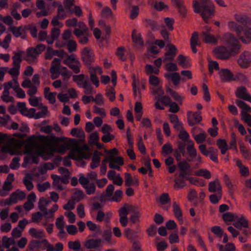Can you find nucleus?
<instances>
[{"label": "nucleus", "instance_id": "1", "mask_svg": "<svg viewBox=\"0 0 251 251\" xmlns=\"http://www.w3.org/2000/svg\"><path fill=\"white\" fill-rule=\"evenodd\" d=\"M39 140L45 144V146H40L38 149V154L40 155L45 153V146L49 148V154L52 155L56 151L54 147L58 145L60 142L64 141V139L62 138L55 136H46L40 135L38 137H37L35 135H32L26 139V147L34 148L36 147Z\"/></svg>", "mask_w": 251, "mask_h": 251}, {"label": "nucleus", "instance_id": "2", "mask_svg": "<svg viewBox=\"0 0 251 251\" xmlns=\"http://www.w3.org/2000/svg\"><path fill=\"white\" fill-rule=\"evenodd\" d=\"M193 7L194 12L201 15L204 22L208 23L209 19L214 15V6L213 4L209 0L201 1H193Z\"/></svg>", "mask_w": 251, "mask_h": 251}, {"label": "nucleus", "instance_id": "3", "mask_svg": "<svg viewBox=\"0 0 251 251\" xmlns=\"http://www.w3.org/2000/svg\"><path fill=\"white\" fill-rule=\"evenodd\" d=\"M228 27L234 30L239 39L244 43L248 44L251 42V32L247 28L238 25L233 21H230L227 24Z\"/></svg>", "mask_w": 251, "mask_h": 251}, {"label": "nucleus", "instance_id": "4", "mask_svg": "<svg viewBox=\"0 0 251 251\" xmlns=\"http://www.w3.org/2000/svg\"><path fill=\"white\" fill-rule=\"evenodd\" d=\"M224 39L232 54L235 55L239 53L241 46L234 35L231 33L225 34L224 36Z\"/></svg>", "mask_w": 251, "mask_h": 251}, {"label": "nucleus", "instance_id": "5", "mask_svg": "<svg viewBox=\"0 0 251 251\" xmlns=\"http://www.w3.org/2000/svg\"><path fill=\"white\" fill-rule=\"evenodd\" d=\"M46 46L43 44L37 45L35 48L30 47L26 50V55L24 60L28 63L35 61L37 57L46 49Z\"/></svg>", "mask_w": 251, "mask_h": 251}, {"label": "nucleus", "instance_id": "6", "mask_svg": "<svg viewBox=\"0 0 251 251\" xmlns=\"http://www.w3.org/2000/svg\"><path fill=\"white\" fill-rule=\"evenodd\" d=\"M188 153L190 159L187 158V161L189 162L198 161L194 167L195 169L199 167L200 165L202 163L201 157L197 154L196 149L194 147V143L193 141L189 142V145L187 147Z\"/></svg>", "mask_w": 251, "mask_h": 251}, {"label": "nucleus", "instance_id": "7", "mask_svg": "<svg viewBox=\"0 0 251 251\" xmlns=\"http://www.w3.org/2000/svg\"><path fill=\"white\" fill-rule=\"evenodd\" d=\"M77 153L76 156L74 155L72 153H69V154L64 157L63 159V165L67 167H70L72 165L71 161L69 160V158L75 160H81L82 159H87L89 157V154L86 153L83 151L80 148L77 147L75 149Z\"/></svg>", "mask_w": 251, "mask_h": 251}, {"label": "nucleus", "instance_id": "8", "mask_svg": "<svg viewBox=\"0 0 251 251\" xmlns=\"http://www.w3.org/2000/svg\"><path fill=\"white\" fill-rule=\"evenodd\" d=\"M81 58L84 64L90 66L95 60V55L92 50L85 47L81 51Z\"/></svg>", "mask_w": 251, "mask_h": 251}, {"label": "nucleus", "instance_id": "9", "mask_svg": "<svg viewBox=\"0 0 251 251\" xmlns=\"http://www.w3.org/2000/svg\"><path fill=\"white\" fill-rule=\"evenodd\" d=\"M177 166L179 169L178 177H185V179H187L191 175V171L188 170L190 168V165L186 161H183L179 162Z\"/></svg>", "mask_w": 251, "mask_h": 251}, {"label": "nucleus", "instance_id": "10", "mask_svg": "<svg viewBox=\"0 0 251 251\" xmlns=\"http://www.w3.org/2000/svg\"><path fill=\"white\" fill-rule=\"evenodd\" d=\"M239 66L243 68H248L251 65V53L244 51L239 56L238 60Z\"/></svg>", "mask_w": 251, "mask_h": 251}, {"label": "nucleus", "instance_id": "11", "mask_svg": "<svg viewBox=\"0 0 251 251\" xmlns=\"http://www.w3.org/2000/svg\"><path fill=\"white\" fill-rule=\"evenodd\" d=\"M214 52L217 58L223 60L228 59L230 57L231 54H232L230 50L229 51L226 48L223 46L215 49Z\"/></svg>", "mask_w": 251, "mask_h": 251}, {"label": "nucleus", "instance_id": "12", "mask_svg": "<svg viewBox=\"0 0 251 251\" xmlns=\"http://www.w3.org/2000/svg\"><path fill=\"white\" fill-rule=\"evenodd\" d=\"M187 119L189 126H193L202 120V117L200 112H193L189 111L187 113Z\"/></svg>", "mask_w": 251, "mask_h": 251}, {"label": "nucleus", "instance_id": "13", "mask_svg": "<svg viewBox=\"0 0 251 251\" xmlns=\"http://www.w3.org/2000/svg\"><path fill=\"white\" fill-rule=\"evenodd\" d=\"M235 95L238 98L251 102V95L248 93L245 86L238 87L235 92Z\"/></svg>", "mask_w": 251, "mask_h": 251}, {"label": "nucleus", "instance_id": "14", "mask_svg": "<svg viewBox=\"0 0 251 251\" xmlns=\"http://www.w3.org/2000/svg\"><path fill=\"white\" fill-rule=\"evenodd\" d=\"M11 31L13 35L16 37H21L23 39H26V32L25 26L23 28L22 26H13L10 28Z\"/></svg>", "mask_w": 251, "mask_h": 251}, {"label": "nucleus", "instance_id": "15", "mask_svg": "<svg viewBox=\"0 0 251 251\" xmlns=\"http://www.w3.org/2000/svg\"><path fill=\"white\" fill-rule=\"evenodd\" d=\"M235 19L237 22L242 24L249 29V26L251 25V18L247 15L242 14H235Z\"/></svg>", "mask_w": 251, "mask_h": 251}, {"label": "nucleus", "instance_id": "16", "mask_svg": "<svg viewBox=\"0 0 251 251\" xmlns=\"http://www.w3.org/2000/svg\"><path fill=\"white\" fill-rule=\"evenodd\" d=\"M101 239H90L86 241L84 246L88 249H96L101 246Z\"/></svg>", "mask_w": 251, "mask_h": 251}, {"label": "nucleus", "instance_id": "17", "mask_svg": "<svg viewBox=\"0 0 251 251\" xmlns=\"http://www.w3.org/2000/svg\"><path fill=\"white\" fill-rule=\"evenodd\" d=\"M78 147V143L75 139H70L68 143H66L65 145H61L58 148L57 151L59 153L65 152L69 147Z\"/></svg>", "mask_w": 251, "mask_h": 251}, {"label": "nucleus", "instance_id": "18", "mask_svg": "<svg viewBox=\"0 0 251 251\" xmlns=\"http://www.w3.org/2000/svg\"><path fill=\"white\" fill-rule=\"evenodd\" d=\"M208 190L211 193L222 192V186L218 178L209 183Z\"/></svg>", "mask_w": 251, "mask_h": 251}, {"label": "nucleus", "instance_id": "19", "mask_svg": "<svg viewBox=\"0 0 251 251\" xmlns=\"http://www.w3.org/2000/svg\"><path fill=\"white\" fill-rule=\"evenodd\" d=\"M191 48L193 53H196L197 52L196 46H200L201 42L198 39V33L197 32H194L190 39Z\"/></svg>", "mask_w": 251, "mask_h": 251}, {"label": "nucleus", "instance_id": "20", "mask_svg": "<svg viewBox=\"0 0 251 251\" xmlns=\"http://www.w3.org/2000/svg\"><path fill=\"white\" fill-rule=\"evenodd\" d=\"M220 75L221 79L224 82H229L233 79V75L231 71L228 69H222Z\"/></svg>", "mask_w": 251, "mask_h": 251}, {"label": "nucleus", "instance_id": "21", "mask_svg": "<svg viewBox=\"0 0 251 251\" xmlns=\"http://www.w3.org/2000/svg\"><path fill=\"white\" fill-rule=\"evenodd\" d=\"M61 60L59 58H55L51 63V66L50 68V73L51 74H57L58 72H60L61 70Z\"/></svg>", "mask_w": 251, "mask_h": 251}, {"label": "nucleus", "instance_id": "22", "mask_svg": "<svg viewBox=\"0 0 251 251\" xmlns=\"http://www.w3.org/2000/svg\"><path fill=\"white\" fill-rule=\"evenodd\" d=\"M233 225L237 228L241 229L243 227L245 228L248 227L249 222L244 217L242 216L235 221Z\"/></svg>", "mask_w": 251, "mask_h": 251}, {"label": "nucleus", "instance_id": "23", "mask_svg": "<svg viewBox=\"0 0 251 251\" xmlns=\"http://www.w3.org/2000/svg\"><path fill=\"white\" fill-rule=\"evenodd\" d=\"M173 208L175 216L177 219L178 221L182 223V212L179 205L176 203V201L173 202Z\"/></svg>", "mask_w": 251, "mask_h": 251}, {"label": "nucleus", "instance_id": "24", "mask_svg": "<svg viewBox=\"0 0 251 251\" xmlns=\"http://www.w3.org/2000/svg\"><path fill=\"white\" fill-rule=\"evenodd\" d=\"M166 92L172 96L175 100L177 101L180 105L182 104V100L184 97H181L178 93L170 88L166 89Z\"/></svg>", "mask_w": 251, "mask_h": 251}, {"label": "nucleus", "instance_id": "25", "mask_svg": "<svg viewBox=\"0 0 251 251\" xmlns=\"http://www.w3.org/2000/svg\"><path fill=\"white\" fill-rule=\"evenodd\" d=\"M165 77L167 79L171 78L175 86H177L180 83V76L178 73L175 72L170 74H166Z\"/></svg>", "mask_w": 251, "mask_h": 251}, {"label": "nucleus", "instance_id": "26", "mask_svg": "<svg viewBox=\"0 0 251 251\" xmlns=\"http://www.w3.org/2000/svg\"><path fill=\"white\" fill-rule=\"evenodd\" d=\"M132 38L133 42L136 45L142 46L144 45V41L140 33H137L135 29L132 30Z\"/></svg>", "mask_w": 251, "mask_h": 251}, {"label": "nucleus", "instance_id": "27", "mask_svg": "<svg viewBox=\"0 0 251 251\" xmlns=\"http://www.w3.org/2000/svg\"><path fill=\"white\" fill-rule=\"evenodd\" d=\"M217 145L221 150L222 154H225L228 150L226 141L225 139H219L217 141Z\"/></svg>", "mask_w": 251, "mask_h": 251}, {"label": "nucleus", "instance_id": "28", "mask_svg": "<svg viewBox=\"0 0 251 251\" xmlns=\"http://www.w3.org/2000/svg\"><path fill=\"white\" fill-rule=\"evenodd\" d=\"M195 175L198 176H202L207 179H210L212 176L210 172L206 169H201L196 171Z\"/></svg>", "mask_w": 251, "mask_h": 251}, {"label": "nucleus", "instance_id": "29", "mask_svg": "<svg viewBox=\"0 0 251 251\" xmlns=\"http://www.w3.org/2000/svg\"><path fill=\"white\" fill-rule=\"evenodd\" d=\"M200 131L201 132L193 137L197 144L203 143L206 139V134L205 131L202 128H200Z\"/></svg>", "mask_w": 251, "mask_h": 251}, {"label": "nucleus", "instance_id": "30", "mask_svg": "<svg viewBox=\"0 0 251 251\" xmlns=\"http://www.w3.org/2000/svg\"><path fill=\"white\" fill-rule=\"evenodd\" d=\"M24 52V51L21 50H20L18 52H14V55L12 57L13 66L20 67V64L22 62V59L21 57L22 53Z\"/></svg>", "mask_w": 251, "mask_h": 251}, {"label": "nucleus", "instance_id": "31", "mask_svg": "<svg viewBox=\"0 0 251 251\" xmlns=\"http://www.w3.org/2000/svg\"><path fill=\"white\" fill-rule=\"evenodd\" d=\"M185 177H179L174 180L175 184L174 187L175 189L182 188L186 185L185 181Z\"/></svg>", "mask_w": 251, "mask_h": 251}, {"label": "nucleus", "instance_id": "32", "mask_svg": "<svg viewBox=\"0 0 251 251\" xmlns=\"http://www.w3.org/2000/svg\"><path fill=\"white\" fill-rule=\"evenodd\" d=\"M173 151V149L171 144L168 142L164 144L162 148V154L164 156H166Z\"/></svg>", "mask_w": 251, "mask_h": 251}, {"label": "nucleus", "instance_id": "33", "mask_svg": "<svg viewBox=\"0 0 251 251\" xmlns=\"http://www.w3.org/2000/svg\"><path fill=\"white\" fill-rule=\"evenodd\" d=\"M29 234L33 238H41L44 236L43 230H36L34 228H31L29 230Z\"/></svg>", "mask_w": 251, "mask_h": 251}, {"label": "nucleus", "instance_id": "34", "mask_svg": "<svg viewBox=\"0 0 251 251\" xmlns=\"http://www.w3.org/2000/svg\"><path fill=\"white\" fill-rule=\"evenodd\" d=\"M202 37L203 41L206 43H214L216 42L215 38L211 34L206 32H202Z\"/></svg>", "mask_w": 251, "mask_h": 251}, {"label": "nucleus", "instance_id": "35", "mask_svg": "<svg viewBox=\"0 0 251 251\" xmlns=\"http://www.w3.org/2000/svg\"><path fill=\"white\" fill-rule=\"evenodd\" d=\"M235 103L240 108L246 112H251V107L244 101L237 99L235 100Z\"/></svg>", "mask_w": 251, "mask_h": 251}, {"label": "nucleus", "instance_id": "36", "mask_svg": "<svg viewBox=\"0 0 251 251\" xmlns=\"http://www.w3.org/2000/svg\"><path fill=\"white\" fill-rule=\"evenodd\" d=\"M89 74L91 81L96 87H98L99 86V80L96 75V71L93 69H89Z\"/></svg>", "mask_w": 251, "mask_h": 251}, {"label": "nucleus", "instance_id": "37", "mask_svg": "<svg viewBox=\"0 0 251 251\" xmlns=\"http://www.w3.org/2000/svg\"><path fill=\"white\" fill-rule=\"evenodd\" d=\"M189 58L183 55L179 54L177 57V59L179 65L183 68H187L189 63L187 59Z\"/></svg>", "mask_w": 251, "mask_h": 251}, {"label": "nucleus", "instance_id": "38", "mask_svg": "<svg viewBox=\"0 0 251 251\" xmlns=\"http://www.w3.org/2000/svg\"><path fill=\"white\" fill-rule=\"evenodd\" d=\"M50 201L49 200H46L44 198H41L38 202V207L39 209L43 211H46V206L49 204Z\"/></svg>", "mask_w": 251, "mask_h": 251}, {"label": "nucleus", "instance_id": "39", "mask_svg": "<svg viewBox=\"0 0 251 251\" xmlns=\"http://www.w3.org/2000/svg\"><path fill=\"white\" fill-rule=\"evenodd\" d=\"M187 180H188L191 184L199 186H204L205 185V182L203 180L196 177H189L187 178Z\"/></svg>", "mask_w": 251, "mask_h": 251}, {"label": "nucleus", "instance_id": "40", "mask_svg": "<svg viewBox=\"0 0 251 251\" xmlns=\"http://www.w3.org/2000/svg\"><path fill=\"white\" fill-rule=\"evenodd\" d=\"M222 192H217V194H212L209 196L210 202L213 204H217L221 199Z\"/></svg>", "mask_w": 251, "mask_h": 251}, {"label": "nucleus", "instance_id": "41", "mask_svg": "<svg viewBox=\"0 0 251 251\" xmlns=\"http://www.w3.org/2000/svg\"><path fill=\"white\" fill-rule=\"evenodd\" d=\"M82 88L84 89V93L87 95H90L93 93L94 91L90 84L88 83V80H85L83 81Z\"/></svg>", "mask_w": 251, "mask_h": 251}, {"label": "nucleus", "instance_id": "42", "mask_svg": "<svg viewBox=\"0 0 251 251\" xmlns=\"http://www.w3.org/2000/svg\"><path fill=\"white\" fill-rule=\"evenodd\" d=\"M70 64L69 65H67V66L71 69H72L74 73L75 74H78L80 72V67H81V64L80 62L79 61H76L75 62Z\"/></svg>", "mask_w": 251, "mask_h": 251}, {"label": "nucleus", "instance_id": "43", "mask_svg": "<svg viewBox=\"0 0 251 251\" xmlns=\"http://www.w3.org/2000/svg\"><path fill=\"white\" fill-rule=\"evenodd\" d=\"M71 135L74 137L82 138L85 137V133L82 129L73 128L71 131Z\"/></svg>", "mask_w": 251, "mask_h": 251}, {"label": "nucleus", "instance_id": "44", "mask_svg": "<svg viewBox=\"0 0 251 251\" xmlns=\"http://www.w3.org/2000/svg\"><path fill=\"white\" fill-rule=\"evenodd\" d=\"M144 22L146 25L150 27L153 30H157L158 29V25L157 22L151 19H145Z\"/></svg>", "mask_w": 251, "mask_h": 251}, {"label": "nucleus", "instance_id": "45", "mask_svg": "<svg viewBox=\"0 0 251 251\" xmlns=\"http://www.w3.org/2000/svg\"><path fill=\"white\" fill-rule=\"evenodd\" d=\"M14 243L13 238H8L4 236L2 238V245L5 249H8L9 247Z\"/></svg>", "mask_w": 251, "mask_h": 251}, {"label": "nucleus", "instance_id": "46", "mask_svg": "<svg viewBox=\"0 0 251 251\" xmlns=\"http://www.w3.org/2000/svg\"><path fill=\"white\" fill-rule=\"evenodd\" d=\"M73 80L77 83L79 87H82V83L84 81V75L80 74L79 75H74L73 76Z\"/></svg>", "mask_w": 251, "mask_h": 251}, {"label": "nucleus", "instance_id": "47", "mask_svg": "<svg viewBox=\"0 0 251 251\" xmlns=\"http://www.w3.org/2000/svg\"><path fill=\"white\" fill-rule=\"evenodd\" d=\"M51 177L53 180V184L56 186L60 190H63L62 187L60 184L62 179L56 175H52Z\"/></svg>", "mask_w": 251, "mask_h": 251}, {"label": "nucleus", "instance_id": "48", "mask_svg": "<svg viewBox=\"0 0 251 251\" xmlns=\"http://www.w3.org/2000/svg\"><path fill=\"white\" fill-rule=\"evenodd\" d=\"M210 153L209 154V156L210 159L213 161L218 163V150L216 149H214L213 147H210Z\"/></svg>", "mask_w": 251, "mask_h": 251}, {"label": "nucleus", "instance_id": "49", "mask_svg": "<svg viewBox=\"0 0 251 251\" xmlns=\"http://www.w3.org/2000/svg\"><path fill=\"white\" fill-rule=\"evenodd\" d=\"M77 44L75 41L73 40H68L67 48L69 52L75 51L76 50Z\"/></svg>", "mask_w": 251, "mask_h": 251}, {"label": "nucleus", "instance_id": "50", "mask_svg": "<svg viewBox=\"0 0 251 251\" xmlns=\"http://www.w3.org/2000/svg\"><path fill=\"white\" fill-rule=\"evenodd\" d=\"M83 188L86 190V194L89 195L94 194L96 191V186L93 183H89Z\"/></svg>", "mask_w": 251, "mask_h": 251}, {"label": "nucleus", "instance_id": "51", "mask_svg": "<svg viewBox=\"0 0 251 251\" xmlns=\"http://www.w3.org/2000/svg\"><path fill=\"white\" fill-rule=\"evenodd\" d=\"M139 13V8L137 5H134L130 12L129 17L131 20H134L137 18Z\"/></svg>", "mask_w": 251, "mask_h": 251}, {"label": "nucleus", "instance_id": "52", "mask_svg": "<svg viewBox=\"0 0 251 251\" xmlns=\"http://www.w3.org/2000/svg\"><path fill=\"white\" fill-rule=\"evenodd\" d=\"M68 247L70 249L75 251L79 250L81 248V245L79 241L76 240L74 242L69 241L68 242Z\"/></svg>", "mask_w": 251, "mask_h": 251}, {"label": "nucleus", "instance_id": "53", "mask_svg": "<svg viewBox=\"0 0 251 251\" xmlns=\"http://www.w3.org/2000/svg\"><path fill=\"white\" fill-rule=\"evenodd\" d=\"M49 112L48 108L46 106H44L42 107V109L41 111L36 113L34 117L35 119H40L42 117H45L47 114Z\"/></svg>", "mask_w": 251, "mask_h": 251}, {"label": "nucleus", "instance_id": "54", "mask_svg": "<svg viewBox=\"0 0 251 251\" xmlns=\"http://www.w3.org/2000/svg\"><path fill=\"white\" fill-rule=\"evenodd\" d=\"M178 137L179 139L183 140L184 142H187L188 145H189V142L190 141H192L191 140H189V135L188 133L185 130H182L180 131L178 134Z\"/></svg>", "mask_w": 251, "mask_h": 251}, {"label": "nucleus", "instance_id": "55", "mask_svg": "<svg viewBox=\"0 0 251 251\" xmlns=\"http://www.w3.org/2000/svg\"><path fill=\"white\" fill-rule=\"evenodd\" d=\"M76 61L78 60L75 58V54H72L70 55H67V57L63 60V63L67 66L70 64L75 62Z\"/></svg>", "mask_w": 251, "mask_h": 251}, {"label": "nucleus", "instance_id": "56", "mask_svg": "<svg viewBox=\"0 0 251 251\" xmlns=\"http://www.w3.org/2000/svg\"><path fill=\"white\" fill-rule=\"evenodd\" d=\"M122 194H123V192L122 190H116L115 192L114 195L110 199V201H116V202L120 201L122 199Z\"/></svg>", "mask_w": 251, "mask_h": 251}, {"label": "nucleus", "instance_id": "57", "mask_svg": "<svg viewBox=\"0 0 251 251\" xmlns=\"http://www.w3.org/2000/svg\"><path fill=\"white\" fill-rule=\"evenodd\" d=\"M219 66L218 62L216 61H210L209 62L208 65V70L210 74H212L213 73V70H219Z\"/></svg>", "mask_w": 251, "mask_h": 251}, {"label": "nucleus", "instance_id": "58", "mask_svg": "<svg viewBox=\"0 0 251 251\" xmlns=\"http://www.w3.org/2000/svg\"><path fill=\"white\" fill-rule=\"evenodd\" d=\"M145 72L147 75L150 74H158L159 70L158 69L155 68L151 65L147 64L145 66Z\"/></svg>", "mask_w": 251, "mask_h": 251}, {"label": "nucleus", "instance_id": "59", "mask_svg": "<svg viewBox=\"0 0 251 251\" xmlns=\"http://www.w3.org/2000/svg\"><path fill=\"white\" fill-rule=\"evenodd\" d=\"M202 89L204 92L203 99L207 102H209L211 100L210 95L207 85L203 83L202 84Z\"/></svg>", "mask_w": 251, "mask_h": 251}, {"label": "nucleus", "instance_id": "60", "mask_svg": "<svg viewBox=\"0 0 251 251\" xmlns=\"http://www.w3.org/2000/svg\"><path fill=\"white\" fill-rule=\"evenodd\" d=\"M176 6L177 7L178 12L182 17H185L186 15L187 10L185 6L183 5V2Z\"/></svg>", "mask_w": 251, "mask_h": 251}, {"label": "nucleus", "instance_id": "61", "mask_svg": "<svg viewBox=\"0 0 251 251\" xmlns=\"http://www.w3.org/2000/svg\"><path fill=\"white\" fill-rule=\"evenodd\" d=\"M20 161V158L18 157H16L13 158L12 162L9 165L10 168L13 170H16L18 169L20 166V164L19 163Z\"/></svg>", "mask_w": 251, "mask_h": 251}, {"label": "nucleus", "instance_id": "62", "mask_svg": "<svg viewBox=\"0 0 251 251\" xmlns=\"http://www.w3.org/2000/svg\"><path fill=\"white\" fill-rule=\"evenodd\" d=\"M236 215L234 214L227 212L223 215V219L225 222H232L234 221Z\"/></svg>", "mask_w": 251, "mask_h": 251}, {"label": "nucleus", "instance_id": "63", "mask_svg": "<svg viewBox=\"0 0 251 251\" xmlns=\"http://www.w3.org/2000/svg\"><path fill=\"white\" fill-rule=\"evenodd\" d=\"M125 48L124 47H120L117 49L116 52L117 56L123 61H125L126 59V58L125 57Z\"/></svg>", "mask_w": 251, "mask_h": 251}, {"label": "nucleus", "instance_id": "64", "mask_svg": "<svg viewBox=\"0 0 251 251\" xmlns=\"http://www.w3.org/2000/svg\"><path fill=\"white\" fill-rule=\"evenodd\" d=\"M61 20H63L66 18V14L64 9L63 6L60 4L58 7L57 15Z\"/></svg>", "mask_w": 251, "mask_h": 251}]
</instances>
